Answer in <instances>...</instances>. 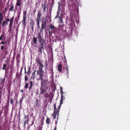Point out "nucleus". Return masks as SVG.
<instances>
[{
  "mask_svg": "<svg viewBox=\"0 0 130 130\" xmlns=\"http://www.w3.org/2000/svg\"><path fill=\"white\" fill-rule=\"evenodd\" d=\"M62 65L59 64L58 66V70L59 72H61L62 71Z\"/></svg>",
  "mask_w": 130,
  "mask_h": 130,
  "instance_id": "obj_12",
  "label": "nucleus"
},
{
  "mask_svg": "<svg viewBox=\"0 0 130 130\" xmlns=\"http://www.w3.org/2000/svg\"><path fill=\"white\" fill-rule=\"evenodd\" d=\"M37 25L38 29H39L40 28V23H37Z\"/></svg>",
  "mask_w": 130,
  "mask_h": 130,
  "instance_id": "obj_33",
  "label": "nucleus"
},
{
  "mask_svg": "<svg viewBox=\"0 0 130 130\" xmlns=\"http://www.w3.org/2000/svg\"><path fill=\"white\" fill-rule=\"evenodd\" d=\"M40 19H37L36 20V23H40Z\"/></svg>",
  "mask_w": 130,
  "mask_h": 130,
  "instance_id": "obj_40",
  "label": "nucleus"
},
{
  "mask_svg": "<svg viewBox=\"0 0 130 130\" xmlns=\"http://www.w3.org/2000/svg\"><path fill=\"white\" fill-rule=\"evenodd\" d=\"M1 43L2 44H5V42L3 41H2Z\"/></svg>",
  "mask_w": 130,
  "mask_h": 130,
  "instance_id": "obj_47",
  "label": "nucleus"
},
{
  "mask_svg": "<svg viewBox=\"0 0 130 130\" xmlns=\"http://www.w3.org/2000/svg\"><path fill=\"white\" fill-rule=\"evenodd\" d=\"M31 30H32V31H33L34 30V26L33 25H32L31 26Z\"/></svg>",
  "mask_w": 130,
  "mask_h": 130,
  "instance_id": "obj_43",
  "label": "nucleus"
},
{
  "mask_svg": "<svg viewBox=\"0 0 130 130\" xmlns=\"http://www.w3.org/2000/svg\"><path fill=\"white\" fill-rule=\"evenodd\" d=\"M4 48V46L2 45L1 47V50H3Z\"/></svg>",
  "mask_w": 130,
  "mask_h": 130,
  "instance_id": "obj_45",
  "label": "nucleus"
},
{
  "mask_svg": "<svg viewBox=\"0 0 130 130\" xmlns=\"http://www.w3.org/2000/svg\"><path fill=\"white\" fill-rule=\"evenodd\" d=\"M22 70H23L22 68H21V69L20 70V74H22Z\"/></svg>",
  "mask_w": 130,
  "mask_h": 130,
  "instance_id": "obj_46",
  "label": "nucleus"
},
{
  "mask_svg": "<svg viewBox=\"0 0 130 130\" xmlns=\"http://www.w3.org/2000/svg\"><path fill=\"white\" fill-rule=\"evenodd\" d=\"M23 100V99H22L20 101V104H21L22 103V100Z\"/></svg>",
  "mask_w": 130,
  "mask_h": 130,
  "instance_id": "obj_50",
  "label": "nucleus"
},
{
  "mask_svg": "<svg viewBox=\"0 0 130 130\" xmlns=\"http://www.w3.org/2000/svg\"><path fill=\"white\" fill-rule=\"evenodd\" d=\"M27 17H23V20L22 21V23L24 25L25 24V22Z\"/></svg>",
  "mask_w": 130,
  "mask_h": 130,
  "instance_id": "obj_21",
  "label": "nucleus"
},
{
  "mask_svg": "<svg viewBox=\"0 0 130 130\" xmlns=\"http://www.w3.org/2000/svg\"><path fill=\"white\" fill-rule=\"evenodd\" d=\"M43 71L38 70L37 71V74L38 75L42 73Z\"/></svg>",
  "mask_w": 130,
  "mask_h": 130,
  "instance_id": "obj_22",
  "label": "nucleus"
},
{
  "mask_svg": "<svg viewBox=\"0 0 130 130\" xmlns=\"http://www.w3.org/2000/svg\"><path fill=\"white\" fill-rule=\"evenodd\" d=\"M58 12L60 11V6L61 5V4L60 3V2H59L58 3Z\"/></svg>",
  "mask_w": 130,
  "mask_h": 130,
  "instance_id": "obj_18",
  "label": "nucleus"
},
{
  "mask_svg": "<svg viewBox=\"0 0 130 130\" xmlns=\"http://www.w3.org/2000/svg\"><path fill=\"white\" fill-rule=\"evenodd\" d=\"M64 73L67 76H68L69 75L68 70H64Z\"/></svg>",
  "mask_w": 130,
  "mask_h": 130,
  "instance_id": "obj_26",
  "label": "nucleus"
},
{
  "mask_svg": "<svg viewBox=\"0 0 130 130\" xmlns=\"http://www.w3.org/2000/svg\"><path fill=\"white\" fill-rule=\"evenodd\" d=\"M3 19L0 18V24H2Z\"/></svg>",
  "mask_w": 130,
  "mask_h": 130,
  "instance_id": "obj_39",
  "label": "nucleus"
},
{
  "mask_svg": "<svg viewBox=\"0 0 130 130\" xmlns=\"http://www.w3.org/2000/svg\"><path fill=\"white\" fill-rule=\"evenodd\" d=\"M9 5H8V6H7V8H8L9 7Z\"/></svg>",
  "mask_w": 130,
  "mask_h": 130,
  "instance_id": "obj_64",
  "label": "nucleus"
},
{
  "mask_svg": "<svg viewBox=\"0 0 130 130\" xmlns=\"http://www.w3.org/2000/svg\"><path fill=\"white\" fill-rule=\"evenodd\" d=\"M41 87H43L44 85H45L46 80H41Z\"/></svg>",
  "mask_w": 130,
  "mask_h": 130,
  "instance_id": "obj_11",
  "label": "nucleus"
},
{
  "mask_svg": "<svg viewBox=\"0 0 130 130\" xmlns=\"http://www.w3.org/2000/svg\"><path fill=\"white\" fill-rule=\"evenodd\" d=\"M6 77L4 78H0V84L2 85H4L5 83Z\"/></svg>",
  "mask_w": 130,
  "mask_h": 130,
  "instance_id": "obj_7",
  "label": "nucleus"
},
{
  "mask_svg": "<svg viewBox=\"0 0 130 130\" xmlns=\"http://www.w3.org/2000/svg\"><path fill=\"white\" fill-rule=\"evenodd\" d=\"M43 66H39V70L43 71L42 70V68Z\"/></svg>",
  "mask_w": 130,
  "mask_h": 130,
  "instance_id": "obj_27",
  "label": "nucleus"
},
{
  "mask_svg": "<svg viewBox=\"0 0 130 130\" xmlns=\"http://www.w3.org/2000/svg\"><path fill=\"white\" fill-rule=\"evenodd\" d=\"M35 71H36L35 70L34 71V72H33L32 74V76H31V78H32V79L33 80H34L35 79Z\"/></svg>",
  "mask_w": 130,
  "mask_h": 130,
  "instance_id": "obj_19",
  "label": "nucleus"
},
{
  "mask_svg": "<svg viewBox=\"0 0 130 130\" xmlns=\"http://www.w3.org/2000/svg\"><path fill=\"white\" fill-rule=\"evenodd\" d=\"M58 12H57V15H56V17H55V18L56 19L57 18V17L58 16V15H58Z\"/></svg>",
  "mask_w": 130,
  "mask_h": 130,
  "instance_id": "obj_54",
  "label": "nucleus"
},
{
  "mask_svg": "<svg viewBox=\"0 0 130 130\" xmlns=\"http://www.w3.org/2000/svg\"><path fill=\"white\" fill-rule=\"evenodd\" d=\"M14 9V5L13 4L11 5L10 8L9 9V11H13V9Z\"/></svg>",
  "mask_w": 130,
  "mask_h": 130,
  "instance_id": "obj_13",
  "label": "nucleus"
},
{
  "mask_svg": "<svg viewBox=\"0 0 130 130\" xmlns=\"http://www.w3.org/2000/svg\"><path fill=\"white\" fill-rule=\"evenodd\" d=\"M32 86L30 85V86L29 87V90H31V89L32 88Z\"/></svg>",
  "mask_w": 130,
  "mask_h": 130,
  "instance_id": "obj_41",
  "label": "nucleus"
},
{
  "mask_svg": "<svg viewBox=\"0 0 130 130\" xmlns=\"http://www.w3.org/2000/svg\"><path fill=\"white\" fill-rule=\"evenodd\" d=\"M39 80H42L43 79V75L42 74L40 75H39Z\"/></svg>",
  "mask_w": 130,
  "mask_h": 130,
  "instance_id": "obj_23",
  "label": "nucleus"
},
{
  "mask_svg": "<svg viewBox=\"0 0 130 130\" xmlns=\"http://www.w3.org/2000/svg\"><path fill=\"white\" fill-rule=\"evenodd\" d=\"M34 123V121L33 120V121H32V123L31 124V125L32 126V125H33V124Z\"/></svg>",
  "mask_w": 130,
  "mask_h": 130,
  "instance_id": "obj_51",
  "label": "nucleus"
},
{
  "mask_svg": "<svg viewBox=\"0 0 130 130\" xmlns=\"http://www.w3.org/2000/svg\"><path fill=\"white\" fill-rule=\"evenodd\" d=\"M37 39H38V42L39 43V44L38 46V52L41 54H42V51L44 50V45L45 46V41L40 33L38 32L37 35V38L35 37H33L32 42L31 43L32 45L37 47Z\"/></svg>",
  "mask_w": 130,
  "mask_h": 130,
  "instance_id": "obj_1",
  "label": "nucleus"
},
{
  "mask_svg": "<svg viewBox=\"0 0 130 130\" xmlns=\"http://www.w3.org/2000/svg\"><path fill=\"white\" fill-rule=\"evenodd\" d=\"M60 90H63L62 88V87H60Z\"/></svg>",
  "mask_w": 130,
  "mask_h": 130,
  "instance_id": "obj_53",
  "label": "nucleus"
},
{
  "mask_svg": "<svg viewBox=\"0 0 130 130\" xmlns=\"http://www.w3.org/2000/svg\"><path fill=\"white\" fill-rule=\"evenodd\" d=\"M42 87H41L40 89L41 90L40 94H43L45 97H46L47 94V89H45L42 88Z\"/></svg>",
  "mask_w": 130,
  "mask_h": 130,
  "instance_id": "obj_4",
  "label": "nucleus"
},
{
  "mask_svg": "<svg viewBox=\"0 0 130 130\" xmlns=\"http://www.w3.org/2000/svg\"><path fill=\"white\" fill-rule=\"evenodd\" d=\"M21 2L22 1H21V0H17L15 7H16L17 6L21 7V6L22 4Z\"/></svg>",
  "mask_w": 130,
  "mask_h": 130,
  "instance_id": "obj_8",
  "label": "nucleus"
},
{
  "mask_svg": "<svg viewBox=\"0 0 130 130\" xmlns=\"http://www.w3.org/2000/svg\"><path fill=\"white\" fill-rule=\"evenodd\" d=\"M63 103H60V104H59V107H58V108L57 110L56 109V113H59L61 106V105Z\"/></svg>",
  "mask_w": 130,
  "mask_h": 130,
  "instance_id": "obj_14",
  "label": "nucleus"
},
{
  "mask_svg": "<svg viewBox=\"0 0 130 130\" xmlns=\"http://www.w3.org/2000/svg\"><path fill=\"white\" fill-rule=\"evenodd\" d=\"M51 70L52 71V73H53V68L52 69H51Z\"/></svg>",
  "mask_w": 130,
  "mask_h": 130,
  "instance_id": "obj_61",
  "label": "nucleus"
},
{
  "mask_svg": "<svg viewBox=\"0 0 130 130\" xmlns=\"http://www.w3.org/2000/svg\"><path fill=\"white\" fill-rule=\"evenodd\" d=\"M7 9L6 8L5 9V11H6Z\"/></svg>",
  "mask_w": 130,
  "mask_h": 130,
  "instance_id": "obj_62",
  "label": "nucleus"
},
{
  "mask_svg": "<svg viewBox=\"0 0 130 130\" xmlns=\"http://www.w3.org/2000/svg\"><path fill=\"white\" fill-rule=\"evenodd\" d=\"M14 19V17L13 16L10 19L9 18L6 19V21L7 22H9L10 20V22L9 24V30H11L12 25Z\"/></svg>",
  "mask_w": 130,
  "mask_h": 130,
  "instance_id": "obj_2",
  "label": "nucleus"
},
{
  "mask_svg": "<svg viewBox=\"0 0 130 130\" xmlns=\"http://www.w3.org/2000/svg\"><path fill=\"white\" fill-rule=\"evenodd\" d=\"M64 98V96L63 95V94H61V99L60 101V102L61 103H63V101Z\"/></svg>",
  "mask_w": 130,
  "mask_h": 130,
  "instance_id": "obj_17",
  "label": "nucleus"
},
{
  "mask_svg": "<svg viewBox=\"0 0 130 130\" xmlns=\"http://www.w3.org/2000/svg\"><path fill=\"white\" fill-rule=\"evenodd\" d=\"M10 104H12L13 103V98H11L10 99Z\"/></svg>",
  "mask_w": 130,
  "mask_h": 130,
  "instance_id": "obj_32",
  "label": "nucleus"
},
{
  "mask_svg": "<svg viewBox=\"0 0 130 130\" xmlns=\"http://www.w3.org/2000/svg\"><path fill=\"white\" fill-rule=\"evenodd\" d=\"M25 81H27L28 79V77L26 76H25Z\"/></svg>",
  "mask_w": 130,
  "mask_h": 130,
  "instance_id": "obj_37",
  "label": "nucleus"
},
{
  "mask_svg": "<svg viewBox=\"0 0 130 130\" xmlns=\"http://www.w3.org/2000/svg\"><path fill=\"white\" fill-rule=\"evenodd\" d=\"M49 29L52 31H54L56 29V28L52 24H51L50 25Z\"/></svg>",
  "mask_w": 130,
  "mask_h": 130,
  "instance_id": "obj_6",
  "label": "nucleus"
},
{
  "mask_svg": "<svg viewBox=\"0 0 130 130\" xmlns=\"http://www.w3.org/2000/svg\"><path fill=\"white\" fill-rule=\"evenodd\" d=\"M2 92L1 91H0V95L1 97L2 96Z\"/></svg>",
  "mask_w": 130,
  "mask_h": 130,
  "instance_id": "obj_49",
  "label": "nucleus"
},
{
  "mask_svg": "<svg viewBox=\"0 0 130 130\" xmlns=\"http://www.w3.org/2000/svg\"><path fill=\"white\" fill-rule=\"evenodd\" d=\"M27 118V116H25L24 118L25 119H26Z\"/></svg>",
  "mask_w": 130,
  "mask_h": 130,
  "instance_id": "obj_59",
  "label": "nucleus"
},
{
  "mask_svg": "<svg viewBox=\"0 0 130 130\" xmlns=\"http://www.w3.org/2000/svg\"><path fill=\"white\" fill-rule=\"evenodd\" d=\"M46 1H45L43 4H42V7H43V11L45 12L46 11V8L47 10L48 9V7H47V6L45 4Z\"/></svg>",
  "mask_w": 130,
  "mask_h": 130,
  "instance_id": "obj_5",
  "label": "nucleus"
},
{
  "mask_svg": "<svg viewBox=\"0 0 130 130\" xmlns=\"http://www.w3.org/2000/svg\"><path fill=\"white\" fill-rule=\"evenodd\" d=\"M28 86V83H26L24 87V88L26 89H27Z\"/></svg>",
  "mask_w": 130,
  "mask_h": 130,
  "instance_id": "obj_31",
  "label": "nucleus"
},
{
  "mask_svg": "<svg viewBox=\"0 0 130 130\" xmlns=\"http://www.w3.org/2000/svg\"><path fill=\"white\" fill-rule=\"evenodd\" d=\"M52 31H50V30L48 31L49 34L50 35H51L52 34Z\"/></svg>",
  "mask_w": 130,
  "mask_h": 130,
  "instance_id": "obj_38",
  "label": "nucleus"
},
{
  "mask_svg": "<svg viewBox=\"0 0 130 130\" xmlns=\"http://www.w3.org/2000/svg\"><path fill=\"white\" fill-rule=\"evenodd\" d=\"M54 110L53 112V116H56V111L57 110V108H56V104H54Z\"/></svg>",
  "mask_w": 130,
  "mask_h": 130,
  "instance_id": "obj_9",
  "label": "nucleus"
},
{
  "mask_svg": "<svg viewBox=\"0 0 130 130\" xmlns=\"http://www.w3.org/2000/svg\"><path fill=\"white\" fill-rule=\"evenodd\" d=\"M64 66H63V68L64 71L68 70L67 63L66 62H64Z\"/></svg>",
  "mask_w": 130,
  "mask_h": 130,
  "instance_id": "obj_10",
  "label": "nucleus"
},
{
  "mask_svg": "<svg viewBox=\"0 0 130 130\" xmlns=\"http://www.w3.org/2000/svg\"><path fill=\"white\" fill-rule=\"evenodd\" d=\"M58 17L60 19V21L61 23L62 22V19L61 18V17L59 16V15H58Z\"/></svg>",
  "mask_w": 130,
  "mask_h": 130,
  "instance_id": "obj_34",
  "label": "nucleus"
},
{
  "mask_svg": "<svg viewBox=\"0 0 130 130\" xmlns=\"http://www.w3.org/2000/svg\"><path fill=\"white\" fill-rule=\"evenodd\" d=\"M38 64H39V66H43L42 63V61H40V62L38 63Z\"/></svg>",
  "mask_w": 130,
  "mask_h": 130,
  "instance_id": "obj_35",
  "label": "nucleus"
},
{
  "mask_svg": "<svg viewBox=\"0 0 130 130\" xmlns=\"http://www.w3.org/2000/svg\"><path fill=\"white\" fill-rule=\"evenodd\" d=\"M5 21H3L2 23V27H5Z\"/></svg>",
  "mask_w": 130,
  "mask_h": 130,
  "instance_id": "obj_30",
  "label": "nucleus"
},
{
  "mask_svg": "<svg viewBox=\"0 0 130 130\" xmlns=\"http://www.w3.org/2000/svg\"><path fill=\"white\" fill-rule=\"evenodd\" d=\"M36 11V10L35 9V10H34V14H35V13Z\"/></svg>",
  "mask_w": 130,
  "mask_h": 130,
  "instance_id": "obj_56",
  "label": "nucleus"
},
{
  "mask_svg": "<svg viewBox=\"0 0 130 130\" xmlns=\"http://www.w3.org/2000/svg\"><path fill=\"white\" fill-rule=\"evenodd\" d=\"M30 68H29L27 72V73L28 75H29L31 73V71H30Z\"/></svg>",
  "mask_w": 130,
  "mask_h": 130,
  "instance_id": "obj_29",
  "label": "nucleus"
},
{
  "mask_svg": "<svg viewBox=\"0 0 130 130\" xmlns=\"http://www.w3.org/2000/svg\"><path fill=\"white\" fill-rule=\"evenodd\" d=\"M39 130H42V128L40 127L39 128Z\"/></svg>",
  "mask_w": 130,
  "mask_h": 130,
  "instance_id": "obj_58",
  "label": "nucleus"
},
{
  "mask_svg": "<svg viewBox=\"0 0 130 130\" xmlns=\"http://www.w3.org/2000/svg\"><path fill=\"white\" fill-rule=\"evenodd\" d=\"M51 122L50 119L49 118L47 117L46 120V123L47 124H49Z\"/></svg>",
  "mask_w": 130,
  "mask_h": 130,
  "instance_id": "obj_20",
  "label": "nucleus"
},
{
  "mask_svg": "<svg viewBox=\"0 0 130 130\" xmlns=\"http://www.w3.org/2000/svg\"><path fill=\"white\" fill-rule=\"evenodd\" d=\"M46 21H44L42 22L41 28H40V32H43L44 30V28L45 30V27L46 25Z\"/></svg>",
  "mask_w": 130,
  "mask_h": 130,
  "instance_id": "obj_3",
  "label": "nucleus"
},
{
  "mask_svg": "<svg viewBox=\"0 0 130 130\" xmlns=\"http://www.w3.org/2000/svg\"><path fill=\"white\" fill-rule=\"evenodd\" d=\"M29 84L30 85L33 86V83L32 81H31L30 82Z\"/></svg>",
  "mask_w": 130,
  "mask_h": 130,
  "instance_id": "obj_42",
  "label": "nucleus"
},
{
  "mask_svg": "<svg viewBox=\"0 0 130 130\" xmlns=\"http://www.w3.org/2000/svg\"><path fill=\"white\" fill-rule=\"evenodd\" d=\"M6 65L5 63H4L3 65V67L2 68V69L6 71Z\"/></svg>",
  "mask_w": 130,
  "mask_h": 130,
  "instance_id": "obj_25",
  "label": "nucleus"
},
{
  "mask_svg": "<svg viewBox=\"0 0 130 130\" xmlns=\"http://www.w3.org/2000/svg\"><path fill=\"white\" fill-rule=\"evenodd\" d=\"M56 130V126L55 127V129H54V130Z\"/></svg>",
  "mask_w": 130,
  "mask_h": 130,
  "instance_id": "obj_63",
  "label": "nucleus"
},
{
  "mask_svg": "<svg viewBox=\"0 0 130 130\" xmlns=\"http://www.w3.org/2000/svg\"><path fill=\"white\" fill-rule=\"evenodd\" d=\"M20 92L22 93H23V90L22 89L21 90Z\"/></svg>",
  "mask_w": 130,
  "mask_h": 130,
  "instance_id": "obj_52",
  "label": "nucleus"
},
{
  "mask_svg": "<svg viewBox=\"0 0 130 130\" xmlns=\"http://www.w3.org/2000/svg\"><path fill=\"white\" fill-rule=\"evenodd\" d=\"M2 12H1L0 13V18H2L3 19V16L2 15Z\"/></svg>",
  "mask_w": 130,
  "mask_h": 130,
  "instance_id": "obj_36",
  "label": "nucleus"
},
{
  "mask_svg": "<svg viewBox=\"0 0 130 130\" xmlns=\"http://www.w3.org/2000/svg\"><path fill=\"white\" fill-rule=\"evenodd\" d=\"M27 10L25 11H23V17H27L26 14H27Z\"/></svg>",
  "mask_w": 130,
  "mask_h": 130,
  "instance_id": "obj_24",
  "label": "nucleus"
},
{
  "mask_svg": "<svg viewBox=\"0 0 130 130\" xmlns=\"http://www.w3.org/2000/svg\"><path fill=\"white\" fill-rule=\"evenodd\" d=\"M57 121L58 120V117H59V113H56L55 117V116H53V113H52V116L53 117V119H56V117H57Z\"/></svg>",
  "mask_w": 130,
  "mask_h": 130,
  "instance_id": "obj_15",
  "label": "nucleus"
},
{
  "mask_svg": "<svg viewBox=\"0 0 130 130\" xmlns=\"http://www.w3.org/2000/svg\"><path fill=\"white\" fill-rule=\"evenodd\" d=\"M60 92L61 94V95L63 94V90H60Z\"/></svg>",
  "mask_w": 130,
  "mask_h": 130,
  "instance_id": "obj_44",
  "label": "nucleus"
},
{
  "mask_svg": "<svg viewBox=\"0 0 130 130\" xmlns=\"http://www.w3.org/2000/svg\"><path fill=\"white\" fill-rule=\"evenodd\" d=\"M5 23L6 24V25H7L8 24V22H7L6 21H5Z\"/></svg>",
  "mask_w": 130,
  "mask_h": 130,
  "instance_id": "obj_57",
  "label": "nucleus"
},
{
  "mask_svg": "<svg viewBox=\"0 0 130 130\" xmlns=\"http://www.w3.org/2000/svg\"><path fill=\"white\" fill-rule=\"evenodd\" d=\"M42 13H41L39 11L38 12V17L37 19H40L41 17L42 16Z\"/></svg>",
  "mask_w": 130,
  "mask_h": 130,
  "instance_id": "obj_16",
  "label": "nucleus"
},
{
  "mask_svg": "<svg viewBox=\"0 0 130 130\" xmlns=\"http://www.w3.org/2000/svg\"><path fill=\"white\" fill-rule=\"evenodd\" d=\"M26 121H27V120H26L24 121V124H25V125L26 123Z\"/></svg>",
  "mask_w": 130,
  "mask_h": 130,
  "instance_id": "obj_55",
  "label": "nucleus"
},
{
  "mask_svg": "<svg viewBox=\"0 0 130 130\" xmlns=\"http://www.w3.org/2000/svg\"><path fill=\"white\" fill-rule=\"evenodd\" d=\"M57 120L55 122V124H56V125H57Z\"/></svg>",
  "mask_w": 130,
  "mask_h": 130,
  "instance_id": "obj_60",
  "label": "nucleus"
},
{
  "mask_svg": "<svg viewBox=\"0 0 130 130\" xmlns=\"http://www.w3.org/2000/svg\"><path fill=\"white\" fill-rule=\"evenodd\" d=\"M2 35L0 37V40H1L2 39Z\"/></svg>",
  "mask_w": 130,
  "mask_h": 130,
  "instance_id": "obj_48",
  "label": "nucleus"
},
{
  "mask_svg": "<svg viewBox=\"0 0 130 130\" xmlns=\"http://www.w3.org/2000/svg\"><path fill=\"white\" fill-rule=\"evenodd\" d=\"M36 62L37 63V64H38L40 62V61H40V59L38 58H37L36 59Z\"/></svg>",
  "mask_w": 130,
  "mask_h": 130,
  "instance_id": "obj_28",
  "label": "nucleus"
}]
</instances>
